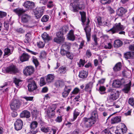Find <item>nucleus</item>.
<instances>
[{
	"label": "nucleus",
	"mask_w": 134,
	"mask_h": 134,
	"mask_svg": "<svg viewBox=\"0 0 134 134\" xmlns=\"http://www.w3.org/2000/svg\"><path fill=\"white\" fill-rule=\"evenodd\" d=\"M79 91L80 90L78 88H76L72 92V93L74 94H76L79 92Z\"/></svg>",
	"instance_id": "864d4df0"
},
{
	"label": "nucleus",
	"mask_w": 134,
	"mask_h": 134,
	"mask_svg": "<svg viewBox=\"0 0 134 134\" xmlns=\"http://www.w3.org/2000/svg\"><path fill=\"white\" fill-rule=\"evenodd\" d=\"M46 83L45 82L44 80V78H41L40 79V85L41 86H42L45 85Z\"/></svg>",
	"instance_id": "603ef678"
},
{
	"label": "nucleus",
	"mask_w": 134,
	"mask_h": 134,
	"mask_svg": "<svg viewBox=\"0 0 134 134\" xmlns=\"http://www.w3.org/2000/svg\"><path fill=\"white\" fill-rule=\"evenodd\" d=\"M56 36L58 38H65L63 37V33L61 32H57L56 34Z\"/></svg>",
	"instance_id": "a18cd8bd"
},
{
	"label": "nucleus",
	"mask_w": 134,
	"mask_h": 134,
	"mask_svg": "<svg viewBox=\"0 0 134 134\" xmlns=\"http://www.w3.org/2000/svg\"><path fill=\"white\" fill-rule=\"evenodd\" d=\"M6 14L5 12L0 11V18H2L5 16Z\"/></svg>",
	"instance_id": "bf43d9fd"
},
{
	"label": "nucleus",
	"mask_w": 134,
	"mask_h": 134,
	"mask_svg": "<svg viewBox=\"0 0 134 134\" xmlns=\"http://www.w3.org/2000/svg\"><path fill=\"white\" fill-rule=\"evenodd\" d=\"M13 11L18 14L19 16H20L22 13H24L25 11L21 8H17L14 9Z\"/></svg>",
	"instance_id": "4be33fe9"
},
{
	"label": "nucleus",
	"mask_w": 134,
	"mask_h": 134,
	"mask_svg": "<svg viewBox=\"0 0 134 134\" xmlns=\"http://www.w3.org/2000/svg\"><path fill=\"white\" fill-rule=\"evenodd\" d=\"M107 9L109 11L110 13H114V10L110 7L109 6L107 7Z\"/></svg>",
	"instance_id": "e2e57ef3"
},
{
	"label": "nucleus",
	"mask_w": 134,
	"mask_h": 134,
	"mask_svg": "<svg viewBox=\"0 0 134 134\" xmlns=\"http://www.w3.org/2000/svg\"><path fill=\"white\" fill-rule=\"evenodd\" d=\"M67 70V69L65 67L62 66L59 68L58 71L59 73L63 74L66 72Z\"/></svg>",
	"instance_id": "72a5a7b5"
},
{
	"label": "nucleus",
	"mask_w": 134,
	"mask_h": 134,
	"mask_svg": "<svg viewBox=\"0 0 134 134\" xmlns=\"http://www.w3.org/2000/svg\"><path fill=\"white\" fill-rule=\"evenodd\" d=\"M100 2L103 4H109L110 2V0H100Z\"/></svg>",
	"instance_id": "09e8293b"
},
{
	"label": "nucleus",
	"mask_w": 134,
	"mask_h": 134,
	"mask_svg": "<svg viewBox=\"0 0 134 134\" xmlns=\"http://www.w3.org/2000/svg\"><path fill=\"white\" fill-rule=\"evenodd\" d=\"M97 22L99 25H101L102 24L101 18L100 17H98L97 18Z\"/></svg>",
	"instance_id": "4d7b16f0"
},
{
	"label": "nucleus",
	"mask_w": 134,
	"mask_h": 134,
	"mask_svg": "<svg viewBox=\"0 0 134 134\" xmlns=\"http://www.w3.org/2000/svg\"><path fill=\"white\" fill-rule=\"evenodd\" d=\"M41 130L42 131L45 133L48 132L49 130V128L48 127H42Z\"/></svg>",
	"instance_id": "5fc2aeb1"
},
{
	"label": "nucleus",
	"mask_w": 134,
	"mask_h": 134,
	"mask_svg": "<svg viewBox=\"0 0 134 134\" xmlns=\"http://www.w3.org/2000/svg\"><path fill=\"white\" fill-rule=\"evenodd\" d=\"M31 16L26 14H23L21 18V22L23 23L27 22L30 19Z\"/></svg>",
	"instance_id": "dca6fc26"
},
{
	"label": "nucleus",
	"mask_w": 134,
	"mask_h": 134,
	"mask_svg": "<svg viewBox=\"0 0 134 134\" xmlns=\"http://www.w3.org/2000/svg\"><path fill=\"white\" fill-rule=\"evenodd\" d=\"M75 101H80L81 100V97L79 96H77L75 98Z\"/></svg>",
	"instance_id": "680f3d73"
},
{
	"label": "nucleus",
	"mask_w": 134,
	"mask_h": 134,
	"mask_svg": "<svg viewBox=\"0 0 134 134\" xmlns=\"http://www.w3.org/2000/svg\"><path fill=\"white\" fill-rule=\"evenodd\" d=\"M66 51L64 49H62L60 51V53L62 55H64L66 54L67 53Z\"/></svg>",
	"instance_id": "13d9d810"
},
{
	"label": "nucleus",
	"mask_w": 134,
	"mask_h": 134,
	"mask_svg": "<svg viewBox=\"0 0 134 134\" xmlns=\"http://www.w3.org/2000/svg\"><path fill=\"white\" fill-rule=\"evenodd\" d=\"M45 7H37L34 10V13L35 16L37 19L40 18L43 14V13Z\"/></svg>",
	"instance_id": "423d86ee"
},
{
	"label": "nucleus",
	"mask_w": 134,
	"mask_h": 134,
	"mask_svg": "<svg viewBox=\"0 0 134 134\" xmlns=\"http://www.w3.org/2000/svg\"><path fill=\"white\" fill-rule=\"evenodd\" d=\"M71 45V44L69 42H65L63 44L62 47L63 48L65 49L66 50H68L70 49Z\"/></svg>",
	"instance_id": "cd10ccee"
},
{
	"label": "nucleus",
	"mask_w": 134,
	"mask_h": 134,
	"mask_svg": "<svg viewBox=\"0 0 134 134\" xmlns=\"http://www.w3.org/2000/svg\"><path fill=\"white\" fill-rule=\"evenodd\" d=\"M122 44V42L118 40L115 41L114 42V46L115 47H118L121 46Z\"/></svg>",
	"instance_id": "f704fd0d"
},
{
	"label": "nucleus",
	"mask_w": 134,
	"mask_h": 134,
	"mask_svg": "<svg viewBox=\"0 0 134 134\" xmlns=\"http://www.w3.org/2000/svg\"><path fill=\"white\" fill-rule=\"evenodd\" d=\"M121 121V118L120 116H116L114 118H111V123L114 124L118 123Z\"/></svg>",
	"instance_id": "a878e982"
},
{
	"label": "nucleus",
	"mask_w": 134,
	"mask_h": 134,
	"mask_svg": "<svg viewBox=\"0 0 134 134\" xmlns=\"http://www.w3.org/2000/svg\"><path fill=\"white\" fill-rule=\"evenodd\" d=\"M27 81L29 82L27 87L29 91H33L37 89V87L34 81L32 79H29Z\"/></svg>",
	"instance_id": "0eeeda50"
},
{
	"label": "nucleus",
	"mask_w": 134,
	"mask_h": 134,
	"mask_svg": "<svg viewBox=\"0 0 134 134\" xmlns=\"http://www.w3.org/2000/svg\"><path fill=\"white\" fill-rule=\"evenodd\" d=\"M48 0H40V3L43 4L45 5L47 3Z\"/></svg>",
	"instance_id": "0e129e2a"
},
{
	"label": "nucleus",
	"mask_w": 134,
	"mask_h": 134,
	"mask_svg": "<svg viewBox=\"0 0 134 134\" xmlns=\"http://www.w3.org/2000/svg\"><path fill=\"white\" fill-rule=\"evenodd\" d=\"M54 76L52 74H49L47 76L46 80L48 82H51L53 81L54 79Z\"/></svg>",
	"instance_id": "7c9ffc66"
},
{
	"label": "nucleus",
	"mask_w": 134,
	"mask_h": 134,
	"mask_svg": "<svg viewBox=\"0 0 134 134\" xmlns=\"http://www.w3.org/2000/svg\"><path fill=\"white\" fill-rule=\"evenodd\" d=\"M125 27L121 25L120 23H116L113 27L108 31L112 34L117 33L120 31H123Z\"/></svg>",
	"instance_id": "20e7f679"
},
{
	"label": "nucleus",
	"mask_w": 134,
	"mask_h": 134,
	"mask_svg": "<svg viewBox=\"0 0 134 134\" xmlns=\"http://www.w3.org/2000/svg\"><path fill=\"white\" fill-rule=\"evenodd\" d=\"M80 14L81 15V19L83 25H86V26L84 28L86 36L88 41H89L91 37V29L89 26L88 24L90 23V21L88 19L87 21H86V13L84 12H80Z\"/></svg>",
	"instance_id": "f257e3e1"
},
{
	"label": "nucleus",
	"mask_w": 134,
	"mask_h": 134,
	"mask_svg": "<svg viewBox=\"0 0 134 134\" xmlns=\"http://www.w3.org/2000/svg\"><path fill=\"white\" fill-rule=\"evenodd\" d=\"M20 105L19 100H13L10 104L11 108L12 110H16L19 108Z\"/></svg>",
	"instance_id": "1a4fd4ad"
},
{
	"label": "nucleus",
	"mask_w": 134,
	"mask_h": 134,
	"mask_svg": "<svg viewBox=\"0 0 134 134\" xmlns=\"http://www.w3.org/2000/svg\"><path fill=\"white\" fill-rule=\"evenodd\" d=\"M65 38H60L55 37L54 39V41L58 43H60L61 42H63L65 40Z\"/></svg>",
	"instance_id": "e433bc0d"
},
{
	"label": "nucleus",
	"mask_w": 134,
	"mask_h": 134,
	"mask_svg": "<svg viewBox=\"0 0 134 134\" xmlns=\"http://www.w3.org/2000/svg\"><path fill=\"white\" fill-rule=\"evenodd\" d=\"M74 31L72 30L70 31L68 34V37L70 40L73 41L75 39V37L73 34Z\"/></svg>",
	"instance_id": "473e14b6"
},
{
	"label": "nucleus",
	"mask_w": 134,
	"mask_h": 134,
	"mask_svg": "<svg viewBox=\"0 0 134 134\" xmlns=\"http://www.w3.org/2000/svg\"><path fill=\"white\" fill-rule=\"evenodd\" d=\"M96 122V119L91 118H84L81 123L82 126L87 128H90Z\"/></svg>",
	"instance_id": "f03ea898"
},
{
	"label": "nucleus",
	"mask_w": 134,
	"mask_h": 134,
	"mask_svg": "<svg viewBox=\"0 0 134 134\" xmlns=\"http://www.w3.org/2000/svg\"><path fill=\"white\" fill-rule=\"evenodd\" d=\"M30 58V55L27 53H24L19 57L20 60L21 62L27 61Z\"/></svg>",
	"instance_id": "4468645a"
},
{
	"label": "nucleus",
	"mask_w": 134,
	"mask_h": 134,
	"mask_svg": "<svg viewBox=\"0 0 134 134\" xmlns=\"http://www.w3.org/2000/svg\"><path fill=\"white\" fill-rule=\"evenodd\" d=\"M71 90V88L70 87L65 86L64 91L62 93L63 97L65 98L67 97Z\"/></svg>",
	"instance_id": "2eb2a0df"
},
{
	"label": "nucleus",
	"mask_w": 134,
	"mask_h": 134,
	"mask_svg": "<svg viewBox=\"0 0 134 134\" xmlns=\"http://www.w3.org/2000/svg\"><path fill=\"white\" fill-rule=\"evenodd\" d=\"M62 120V118L61 116H58L55 119V121L58 122H60Z\"/></svg>",
	"instance_id": "3c124183"
},
{
	"label": "nucleus",
	"mask_w": 134,
	"mask_h": 134,
	"mask_svg": "<svg viewBox=\"0 0 134 134\" xmlns=\"http://www.w3.org/2000/svg\"><path fill=\"white\" fill-rule=\"evenodd\" d=\"M85 60H83L82 59L80 60L79 62L78 63L79 67H81L83 66L86 63Z\"/></svg>",
	"instance_id": "a19ab883"
},
{
	"label": "nucleus",
	"mask_w": 134,
	"mask_h": 134,
	"mask_svg": "<svg viewBox=\"0 0 134 134\" xmlns=\"http://www.w3.org/2000/svg\"><path fill=\"white\" fill-rule=\"evenodd\" d=\"M97 116V112L96 110H94L91 113V116L90 118L92 119H96V118Z\"/></svg>",
	"instance_id": "58836bf2"
},
{
	"label": "nucleus",
	"mask_w": 134,
	"mask_h": 134,
	"mask_svg": "<svg viewBox=\"0 0 134 134\" xmlns=\"http://www.w3.org/2000/svg\"><path fill=\"white\" fill-rule=\"evenodd\" d=\"M86 54L88 57H90L92 55V53L90 50H87L86 52Z\"/></svg>",
	"instance_id": "69168bd1"
},
{
	"label": "nucleus",
	"mask_w": 134,
	"mask_h": 134,
	"mask_svg": "<svg viewBox=\"0 0 134 134\" xmlns=\"http://www.w3.org/2000/svg\"><path fill=\"white\" fill-rule=\"evenodd\" d=\"M128 103L129 104L132 106H134V98H130L129 99Z\"/></svg>",
	"instance_id": "c03bdc74"
},
{
	"label": "nucleus",
	"mask_w": 134,
	"mask_h": 134,
	"mask_svg": "<svg viewBox=\"0 0 134 134\" xmlns=\"http://www.w3.org/2000/svg\"><path fill=\"white\" fill-rule=\"evenodd\" d=\"M121 63L119 62L116 64L113 68V69L115 71H120L121 70Z\"/></svg>",
	"instance_id": "c756f323"
},
{
	"label": "nucleus",
	"mask_w": 134,
	"mask_h": 134,
	"mask_svg": "<svg viewBox=\"0 0 134 134\" xmlns=\"http://www.w3.org/2000/svg\"><path fill=\"white\" fill-rule=\"evenodd\" d=\"M52 3V1H49L48 4H47V7L49 8H51L53 6V4Z\"/></svg>",
	"instance_id": "338daca9"
},
{
	"label": "nucleus",
	"mask_w": 134,
	"mask_h": 134,
	"mask_svg": "<svg viewBox=\"0 0 134 134\" xmlns=\"http://www.w3.org/2000/svg\"><path fill=\"white\" fill-rule=\"evenodd\" d=\"M122 127L117 129L115 132L116 134H123L124 132L126 131L127 129L126 126L124 124H121Z\"/></svg>",
	"instance_id": "ddd939ff"
},
{
	"label": "nucleus",
	"mask_w": 134,
	"mask_h": 134,
	"mask_svg": "<svg viewBox=\"0 0 134 134\" xmlns=\"http://www.w3.org/2000/svg\"><path fill=\"white\" fill-rule=\"evenodd\" d=\"M23 121L20 119H17L14 123V128L16 131L21 130L23 125Z\"/></svg>",
	"instance_id": "9d476101"
},
{
	"label": "nucleus",
	"mask_w": 134,
	"mask_h": 134,
	"mask_svg": "<svg viewBox=\"0 0 134 134\" xmlns=\"http://www.w3.org/2000/svg\"><path fill=\"white\" fill-rule=\"evenodd\" d=\"M103 47L105 49H110L113 47V46L110 42H104Z\"/></svg>",
	"instance_id": "2f4dec72"
},
{
	"label": "nucleus",
	"mask_w": 134,
	"mask_h": 134,
	"mask_svg": "<svg viewBox=\"0 0 134 134\" xmlns=\"http://www.w3.org/2000/svg\"><path fill=\"white\" fill-rule=\"evenodd\" d=\"M46 55V52L44 51H43L40 53L41 56L42 58L45 57Z\"/></svg>",
	"instance_id": "774afa93"
},
{
	"label": "nucleus",
	"mask_w": 134,
	"mask_h": 134,
	"mask_svg": "<svg viewBox=\"0 0 134 134\" xmlns=\"http://www.w3.org/2000/svg\"><path fill=\"white\" fill-rule=\"evenodd\" d=\"M4 55H9L11 54L10 50L8 48H6L4 49Z\"/></svg>",
	"instance_id": "49530a36"
},
{
	"label": "nucleus",
	"mask_w": 134,
	"mask_h": 134,
	"mask_svg": "<svg viewBox=\"0 0 134 134\" xmlns=\"http://www.w3.org/2000/svg\"><path fill=\"white\" fill-rule=\"evenodd\" d=\"M127 12V10L122 7H121L118 9L117 11L118 15L120 16H122Z\"/></svg>",
	"instance_id": "aec40b11"
},
{
	"label": "nucleus",
	"mask_w": 134,
	"mask_h": 134,
	"mask_svg": "<svg viewBox=\"0 0 134 134\" xmlns=\"http://www.w3.org/2000/svg\"><path fill=\"white\" fill-rule=\"evenodd\" d=\"M20 116L21 118H29L30 116V114L28 111L25 110L23 111L20 113Z\"/></svg>",
	"instance_id": "f3484780"
},
{
	"label": "nucleus",
	"mask_w": 134,
	"mask_h": 134,
	"mask_svg": "<svg viewBox=\"0 0 134 134\" xmlns=\"http://www.w3.org/2000/svg\"><path fill=\"white\" fill-rule=\"evenodd\" d=\"M49 18L48 15H44L41 18V20L43 22H46L48 20Z\"/></svg>",
	"instance_id": "79ce46f5"
},
{
	"label": "nucleus",
	"mask_w": 134,
	"mask_h": 134,
	"mask_svg": "<svg viewBox=\"0 0 134 134\" xmlns=\"http://www.w3.org/2000/svg\"><path fill=\"white\" fill-rule=\"evenodd\" d=\"M108 92H110V95L109 96L108 99L110 102H113L118 98L120 94L118 91L110 88L108 90Z\"/></svg>",
	"instance_id": "7ed1b4c3"
},
{
	"label": "nucleus",
	"mask_w": 134,
	"mask_h": 134,
	"mask_svg": "<svg viewBox=\"0 0 134 134\" xmlns=\"http://www.w3.org/2000/svg\"><path fill=\"white\" fill-rule=\"evenodd\" d=\"M24 98L27 101H32L33 99V97H25Z\"/></svg>",
	"instance_id": "052dcab7"
},
{
	"label": "nucleus",
	"mask_w": 134,
	"mask_h": 134,
	"mask_svg": "<svg viewBox=\"0 0 134 134\" xmlns=\"http://www.w3.org/2000/svg\"><path fill=\"white\" fill-rule=\"evenodd\" d=\"M57 86V87H62L64 85V82L62 81L58 80L56 83Z\"/></svg>",
	"instance_id": "ea45409f"
},
{
	"label": "nucleus",
	"mask_w": 134,
	"mask_h": 134,
	"mask_svg": "<svg viewBox=\"0 0 134 134\" xmlns=\"http://www.w3.org/2000/svg\"><path fill=\"white\" fill-rule=\"evenodd\" d=\"M93 86V84L91 82L87 84L85 88V90L88 91L89 93L91 92V89Z\"/></svg>",
	"instance_id": "b1692460"
},
{
	"label": "nucleus",
	"mask_w": 134,
	"mask_h": 134,
	"mask_svg": "<svg viewBox=\"0 0 134 134\" xmlns=\"http://www.w3.org/2000/svg\"><path fill=\"white\" fill-rule=\"evenodd\" d=\"M34 69L32 66H27L24 70V73L26 75H30L33 73Z\"/></svg>",
	"instance_id": "9b49d317"
},
{
	"label": "nucleus",
	"mask_w": 134,
	"mask_h": 134,
	"mask_svg": "<svg viewBox=\"0 0 134 134\" xmlns=\"http://www.w3.org/2000/svg\"><path fill=\"white\" fill-rule=\"evenodd\" d=\"M66 55L67 57L71 59H72L73 58V56L72 54H71L69 52H67L66 53Z\"/></svg>",
	"instance_id": "6e6d98bb"
},
{
	"label": "nucleus",
	"mask_w": 134,
	"mask_h": 134,
	"mask_svg": "<svg viewBox=\"0 0 134 134\" xmlns=\"http://www.w3.org/2000/svg\"><path fill=\"white\" fill-rule=\"evenodd\" d=\"M131 85V82L130 81L128 83L124 86V88L122 89L123 91L125 93H127L130 91Z\"/></svg>",
	"instance_id": "a211bd4d"
},
{
	"label": "nucleus",
	"mask_w": 134,
	"mask_h": 134,
	"mask_svg": "<svg viewBox=\"0 0 134 134\" xmlns=\"http://www.w3.org/2000/svg\"><path fill=\"white\" fill-rule=\"evenodd\" d=\"M38 47L40 48H42L44 46V42L42 41H39L37 42V43Z\"/></svg>",
	"instance_id": "37998d69"
},
{
	"label": "nucleus",
	"mask_w": 134,
	"mask_h": 134,
	"mask_svg": "<svg viewBox=\"0 0 134 134\" xmlns=\"http://www.w3.org/2000/svg\"><path fill=\"white\" fill-rule=\"evenodd\" d=\"M7 73L9 74H14L18 72V69L16 66L13 64H11L7 67L5 69Z\"/></svg>",
	"instance_id": "39448f33"
},
{
	"label": "nucleus",
	"mask_w": 134,
	"mask_h": 134,
	"mask_svg": "<svg viewBox=\"0 0 134 134\" xmlns=\"http://www.w3.org/2000/svg\"><path fill=\"white\" fill-rule=\"evenodd\" d=\"M121 82L118 80L114 81L112 84V86L115 87H119L121 86Z\"/></svg>",
	"instance_id": "c85d7f7f"
},
{
	"label": "nucleus",
	"mask_w": 134,
	"mask_h": 134,
	"mask_svg": "<svg viewBox=\"0 0 134 134\" xmlns=\"http://www.w3.org/2000/svg\"><path fill=\"white\" fill-rule=\"evenodd\" d=\"M32 61L36 66H37L38 65V62L37 59L35 57H33Z\"/></svg>",
	"instance_id": "de8ad7c7"
},
{
	"label": "nucleus",
	"mask_w": 134,
	"mask_h": 134,
	"mask_svg": "<svg viewBox=\"0 0 134 134\" xmlns=\"http://www.w3.org/2000/svg\"><path fill=\"white\" fill-rule=\"evenodd\" d=\"M125 57L127 59H130L134 58V52H128L125 53L124 55Z\"/></svg>",
	"instance_id": "6ab92c4d"
},
{
	"label": "nucleus",
	"mask_w": 134,
	"mask_h": 134,
	"mask_svg": "<svg viewBox=\"0 0 134 134\" xmlns=\"http://www.w3.org/2000/svg\"><path fill=\"white\" fill-rule=\"evenodd\" d=\"M56 108L55 104H53L51 107L48 108L47 110V115L49 118H52L55 115L54 110Z\"/></svg>",
	"instance_id": "6e6552de"
},
{
	"label": "nucleus",
	"mask_w": 134,
	"mask_h": 134,
	"mask_svg": "<svg viewBox=\"0 0 134 134\" xmlns=\"http://www.w3.org/2000/svg\"><path fill=\"white\" fill-rule=\"evenodd\" d=\"M42 37L44 41H48L52 39V37L50 36L46 32L44 33L42 35Z\"/></svg>",
	"instance_id": "5701e85b"
},
{
	"label": "nucleus",
	"mask_w": 134,
	"mask_h": 134,
	"mask_svg": "<svg viewBox=\"0 0 134 134\" xmlns=\"http://www.w3.org/2000/svg\"><path fill=\"white\" fill-rule=\"evenodd\" d=\"M80 114V112L79 110L77 109H76L73 112V119H71V121H74L76 119L77 116L79 115Z\"/></svg>",
	"instance_id": "bb28decb"
},
{
	"label": "nucleus",
	"mask_w": 134,
	"mask_h": 134,
	"mask_svg": "<svg viewBox=\"0 0 134 134\" xmlns=\"http://www.w3.org/2000/svg\"><path fill=\"white\" fill-rule=\"evenodd\" d=\"M32 38L31 34L30 32L27 33L25 35V38L24 40L26 43H28L30 41Z\"/></svg>",
	"instance_id": "412c9836"
},
{
	"label": "nucleus",
	"mask_w": 134,
	"mask_h": 134,
	"mask_svg": "<svg viewBox=\"0 0 134 134\" xmlns=\"http://www.w3.org/2000/svg\"><path fill=\"white\" fill-rule=\"evenodd\" d=\"M88 74V72L87 71L82 70L80 72L79 76L81 78H86Z\"/></svg>",
	"instance_id": "393cba45"
},
{
	"label": "nucleus",
	"mask_w": 134,
	"mask_h": 134,
	"mask_svg": "<svg viewBox=\"0 0 134 134\" xmlns=\"http://www.w3.org/2000/svg\"><path fill=\"white\" fill-rule=\"evenodd\" d=\"M37 125L38 123L37 122L33 121L31 124L30 127L31 129H34L37 127Z\"/></svg>",
	"instance_id": "4c0bfd02"
},
{
	"label": "nucleus",
	"mask_w": 134,
	"mask_h": 134,
	"mask_svg": "<svg viewBox=\"0 0 134 134\" xmlns=\"http://www.w3.org/2000/svg\"><path fill=\"white\" fill-rule=\"evenodd\" d=\"M24 6L27 9H30L35 7V4L34 2L27 1L25 2Z\"/></svg>",
	"instance_id": "f8f14e48"
},
{
	"label": "nucleus",
	"mask_w": 134,
	"mask_h": 134,
	"mask_svg": "<svg viewBox=\"0 0 134 134\" xmlns=\"http://www.w3.org/2000/svg\"><path fill=\"white\" fill-rule=\"evenodd\" d=\"M16 31L20 34H23L25 32L24 30L22 28H19L16 29Z\"/></svg>",
	"instance_id": "8fccbe9b"
},
{
	"label": "nucleus",
	"mask_w": 134,
	"mask_h": 134,
	"mask_svg": "<svg viewBox=\"0 0 134 134\" xmlns=\"http://www.w3.org/2000/svg\"><path fill=\"white\" fill-rule=\"evenodd\" d=\"M21 81L18 79L15 78H14V82L15 83L16 86H19L21 84Z\"/></svg>",
	"instance_id": "c9c22d12"
}]
</instances>
